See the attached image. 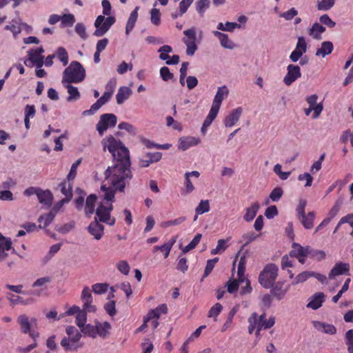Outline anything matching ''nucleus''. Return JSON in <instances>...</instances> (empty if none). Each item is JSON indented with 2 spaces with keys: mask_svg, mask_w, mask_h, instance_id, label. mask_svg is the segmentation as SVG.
<instances>
[{
  "mask_svg": "<svg viewBox=\"0 0 353 353\" xmlns=\"http://www.w3.org/2000/svg\"><path fill=\"white\" fill-rule=\"evenodd\" d=\"M103 151L108 150L112 154L116 163L106 170L105 181L112 188L101 185V190L105 192V203L114 201L115 191L123 192L126 183L132 179L130 170L131 162L130 151L122 141L112 135H109L101 141Z\"/></svg>",
  "mask_w": 353,
  "mask_h": 353,
  "instance_id": "nucleus-1",
  "label": "nucleus"
},
{
  "mask_svg": "<svg viewBox=\"0 0 353 353\" xmlns=\"http://www.w3.org/2000/svg\"><path fill=\"white\" fill-rule=\"evenodd\" d=\"M85 78V70L83 65L77 61H73L63 73L62 83H79Z\"/></svg>",
  "mask_w": 353,
  "mask_h": 353,
  "instance_id": "nucleus-2",
  "label": "nucleus"
},
{
  "mask_svg": "<svg viewBox=\"0 0 353 353\" xmlns=\"http://www.w3.org/2000/svg\"><path fill=\"white\" fill-rule=\"evenodd\" d=\"M68 337L64 336L61 341V345L65 351H74L81 347L79 340L82 335L81 332L74 326H68L65 330Z\"/></svg>",
  "mask_w": 353,
  "mask_h": 353,
  "instance_id": "nucleus-3",
  "label": "nucleus"
},
{
  "mask_svg": "<svg viewBox=\"0 0 353 353\" xmlns=\"http://www.w3.org/2000/svg\"><path fill=\"white\" fill-rule=\"evenodd\" d=\"M279 268L274 263L267 264L259 276V282L265 289L270 288L278 276Z\"/></svg>",
  "mask_w": 353,
  "mask_h": 353,
  "instance_id": "nucleus-4",
  "label": "nucleus"
},
{
  "mask_svg": "<svg viewBox=\"0 0 353 353\" xmlns=\"http://www.w3.org/2000/svg\"><path fill=\"white\" fill-rule=\"evenodd\" d=\"M97 199V198L95 194H91L86 198L84 204V197L83 196H79L74 200L75 207L79 210L83 208L86 218L90 219L94 213Z\"/></svg>",
  "mask_w": 353,
  "mask_h": 353,
  "instance_id": "nucleus-5",
  "label": "nucleus"
},
{
  "mask_svg": "<svg viewBox=\"0 0 353 353\" xmlns=\"http://www.w3.org/2000/svg\"><path fill=\"white\" fill-rule=\"evenodd\" d=\"M115 21V17L113 16H108L107 18H105L103 15L98 16L94 22L96 30L93 34L96 37H102L108 32Z\"/></svg>",
  "mask_w": 353,
  "mask_h": 353,
  "instance_id": "nucleus-6",
  "label": "nucleus"
},
{
  "mask_svg": "<svg viewBox=\"0 0 353 353\" xmlns=\"http://www.w3.org/2000/svg\"><path fill=\"white\" fill-rule=\"evenodd\" d=\"M117 123V117L112 113H105L100 116L96 129L100 136H103L108 128H114Z\"/></svg>",
  "mask_w": 353,
  "mask_h": 353,
  "instance_id": "nucleus-7",
  "label": "nucleus"
},
{
  "mask_svg": "<svg viewBox=\"0 0 353 353\" xmlns=\"http://www.w3.org/2000/svg\"><path fill=\"white\" fill-rule=\"evenodd\" d=\"M112 210L111 203H101L97 209L94 208L96 216L94 221H109Z\"/></svg>",
  "mask_w": 353,
  "mask_h": 353,
  "instance_id": "nucleus-8",
  "label": "nucleus"
},
{
  "mask_svg": "<svg viewBox=\"0 0 353 353\" xmlns=\"http://www.w3.org/2000/svg\"><path fill=\"white\" fill-rule=\"evenodd\" d=\"M301 77V68L297 65L290 64L287 67V74L283 78V82L289 86Z\"/></svg>",
  "mask_w": 353,
  "mask_h": 353,
  "instance_id": "nucleus-9",
  "label": "nucleus"
},
{
  "mask_svg": "<svg viewBox=\"0 0 353 353\" xmlns=\"http://www.w3.org/2000/svg\"><path fill=\"white\" fill-rule=\"evenodd\" d=\"M168 308L165 304L159 305L155 309L151 310L144 317L143 323L138 328V330H143L147 327L148 322L150 321L152 318H159L161 314H166Z\"/></svg>",
  "mask_w": 353,
  "mask_h": 353,
  "instance_id": "nucleus-10",
  "label": "nucleus"
},
{
  "mask_svg": "<svg viewBox=\"0 0 353 353\" xmlns=\"http://www.w3.org/2000/svg\"><path fill=\"white\" fill-rule=\"evenodd\" d=\"M81 299L83 303V308L89 312H94L96 307L92 305V295L90 289L85 286L81 292Z\"/></svg>",
  "mask_w": 353,
  "mask_h": 353,
  "instance_id": "nucleus-11",
  "label": "nucleus"
},
{
  "mask_svg": "<svg viewBox=\"0 0 353 353\" xmlns=\"http://www.w3.org/2000/svg\"><path fill=\"white\" fill-rule=\"evenodd\" d=\"M12 250V253L17 254L15 250L12 247L10 238L5 237L0 233V261H3L8 256L7 252Z\"/></svg>",
  "mask_w": 353,
  "mask_h": 353,
  "instance_id": "nucleus-12",
  "label": "nucleus"
},
{
  "mask_svg": "<svg viewBox=\"0 0 353 353\" xmlns=\"http://www.w3.org/2000/svg\"><path fill=\"white\" fill-rule=\"evenodd\" d=\"M112 97L109 95L108 93L104 92L103 95L94 103H93L89 110H84L83 112V115H92L95 114L98 110L101 107H102L104 104L108 103Z\"/></svg>",
  "mask_w": 353,
  "mask_h": 353,
  "instance_id": "nucleus-13",
  "label": "nucleus"
},
{
  "mask_svg": "<svg viewBox=\"0 0 353 353\" xmlns=\"http://www.w3.org/2000/svg\"><path fill=\"white\" fill-rule=\"evenodd\" d=\"M307 205V201L305 199H300L299 204L296 207V214L299 219L302 221H313L315 219V212H309L307 214L305 212V208Z\"/></svg>",
  "mask_w": 353,
  "mask_h": 353,
  "instance_id": "nucleus-14",
  "label": "nucleus"
},
{
  "mask_svg": "<svg viewBox=\"0 0 353 353\" xmlns=\"http://www.w3.org/2000/svg\"><path fill=\"white\" fill-rule=\"evenodd\" d=\"M17 323L20 326L21 332L27 334L30 332L32 325L37 323V319L34 317L30 319L26 314H21L17 318Z\"/></svg>",
  "mask_w": 353,
  "mask_h": 353,
  "instance_id": "nucleus-15",
  "label": "nucleus"
},
{
  "mask_svg": "<svg viewBox=\"0 0 353 353\" xmlns=\"http://www.w3.org/2000/svg\"><path fill=\"white\" fill-rule=\"evenodd\" d=\"M44 52L42 47L36 49H32L28 52L29 59L32 63L36 64L39 68H41L43 65V57L41 54Z\"/></svg>",
  "mask_w": 353,
  "mask_h": 353,
  "instance_id": "nucleus-16",
  "label": "nucleus"
},
{
  "mask_svg": "<svg viewBox=\"0 0 353 353\" xmlns=\"http://www.w3.org/2000/svg\"><path fill=\"white\" fill-rule=\"evenodd\" d=\"M325 301V294L323 292H316L308 299L306 307L316 310L320 308Z\"/></svg>",
  "mask_w": 353,
  "mask_h": 353,
  "instance_id": "nucleus-17",
  "label": "nucleus"
},
{
  "mask_svg": "<svg viewBox=\"0 0 353 353\" xmlns=\"http://www.w3.org/2000/svg\"><path fill=\"white\" fill-rule=\"evenodd\" d=\"M242 112L243 108L241 107H238L232 110L224 120L225 126L230 128L234 125L239 121Z\"/></svg>",
  "mask_w": 353,
  "mask_h": 353,
  "instance_id": "nucleus-18",
  "label": "nucleus"
},
{
  "mask_svg": "<svg viewBox=\"0 0 353 353\" xmlns=\"http://www.w3.org/2000/svg\"><path fill=\"white\" fill-rule=\"evenodd\" d=\"M271 294L277 300L283 299L289 290V287L284 288L281 282H277L270 288Z\"/></svg>",
  "mask_w": 353,
  "mask_h": 353,
  "instance_id": "nucleus-19",
  "label": "nucleus"
},
{
  "mask_svg": "<svg viewBox=\"0 0 353 353\" xmlns=\"http://www.w3.org/2000/svg\"><path fill=\"white\" fill-rule=\"evenodd\" d=\"M88 230L97 240L101 239L104 233V228L101 222H90Z\"/></svg>",
  "mask_w": 353,
  "mask_h": 353,
  "instance_id": "nucleus-20",
  "label": "nucleus"
},
{
  "mask_svg": "<svg viewBox=\"0 0 353 353\" xmlns=\"http://www.w3.org/2000/svg\"><path fill=\"white\" fill-rule=\"evenodd\" d=\"M350 270V265L346 263H336L329 274L330 279H334L335 276L346 274Z\"/></svg>",
  "mask_w": 353,
  "mask_h": 353,
  "instance_id": "nucleus-21",
  "label": "nucleus"
},
{
  "mask_svg": "<svg viewBox=\"0 0 353 353\" xmlns=\"http://www.w3.org/2000/svg\"><path fill=\"white\" fill-rule=\"evenodd\" d=\"M308 246H301L299 243L293 242L292 244V250L290 252L291 257L307 256Z\"/></svg>",
  "mask_w": 353,
  "mask_h": 353,
  "instance_id": "nucleus-22",
  "label": "nucleus"
},
{
  "mask_svg": "<svg viewBox=\"0 0 353 353\" xmlns=\"http://www.w3.org/2000/svg\"><path fill=\"white\" fill-rule=\"evenodd\" d=\"M54 222H43V225L40 224L37 226L34 222H28L26 224L23 225V227L28 232L37 231L39 229L43 228L47 234L52 236L53 234L50 233L48 228Z\"/></svg>",
  "mask_w": 353,
  "mask_h": 353,
  "instance_id": "nucleus-23",
  "label": "nucleus"
},
{
  "mask_svg": "<svg viewBox=\"0 0 353 353\" xmlns=\"http://www.w3.org/2000/svg\"><path fill=\"white\" fill-rule=\"evenodd\" d=\"M229 90L225 85L218 88L212 104L221 107L222 101L228 96Z\"/></svg>",
  "mask_w": 353,
  "mask_h": 353,
  "instance_id": "nucleus-24",
  "label": "nucleus"
},
{
  "mask_svg": "<svg viewBox=\"0 0 353 353\" xmlns=\"http://www.w3.org/2000/svg\"><path fill=\"white\" fill-rule=\"evenodd\" d=\"M214 35L219 39L221 45L228 49H232L234 47V44L233 42L230 39L228 35L227 34L222 33L219 31H214L213 32Z\"/></svg>",
  "mask_w": 353,
  "mask_h": 353,
  "instance_id": "nucleus-25",
  "label": "nucleus"
},
{
  "mask_svg": "<svg viewBox=\"0 0 353 353\" xmlns=\"http://www.w3.org/2000/svg\"><path fill=\"white\" fill-rule=\"evenodd\" d=\"M259 208H260V204L258 201H255L254 203H252L250 206H249L248 208H247L245 209V213L243 216V219L245 221H252L259 210Z\"/></svg>",
  "mask_w": 353,
  "mask_h": 353,
  "instance_id": "nucleus-26",
  "label": "nucleus"
},
{
  "mask_svg": "<svg viewBox=\"0 0 353 353\" xmlns=\"http://www.w3.org/2000/svg\"><path fill=\"white\" fill-rule=\"evenodd\" d=\"M314 327L323 332L328 334H334L336 332V327L332 324H327L320 321H315L313 322Z\"/></svg>",
  "mask_w": 353,
  "mask_h": 353,
  "instance_id": "nucleus-27",
  "label": "nucleus"
},
{
  "mask_svg": "<svg viewBox=\"0 0 353 353\" xmlns=\"http://www.w3.org/2000/svg\"><path fill=\"white\" fill-rule=\"evenodd\" d=\"M37 198L39 201L43 205L49 206L51 205L53 199V196L52 192L47 190H39L38 194H37Z\"/></svg>",
  "mask_w": 353,
  "mask_h": 353,
  "instance_id": "nucleus-28",
  "label": "nucleus"
},
{
  "mask_svg": "<svg viewBox=\"0 0 353 353\" xmlns=\"http://www.w3.org/2000/svg\"><path fill=\"white\" fill-rule=\"evenodd\" d=\"M131 94L132 90L130 88L127 86L120 87L116 95L117 103L119 105L122 104Z\"/></svg>",
  "mask_w": 353,
  "mask_h": 353,
  "instance_id": "nucleus-29",
  "label": "nucleus"
},
{
  "mask_svg": "<svg viewBox=\"0 0 353 353\" xmlns=\"http://www.w3.org/2000/svg\"><path fill=\"white\" fill-rule=\"evenodd\" d=\"M200 176V173L198 171H192L188 172L185 174V193H190L194 190V187L193 185L192 182L190 180L191 176H194L196 179H198Z\"/></svg>",
  "mask_w": 353,
  "mask_h": 353,
  "instance_id": "nucleus-30",
  "label": "nucleus"
},
{
  "mask_svg": "<svg viewBox=\"0 0 353 353\" xmlns=\"http://www.w3.org/2000/svg\"><path fill=\"white\" fill-rule=\"evenodd\" d=\"M176 242V238L172 237L169 241L161 245H156L153 248V252H157L159 250H162L163 251L164 258L166 259L168 257L170 250H172V246Z\"/></svg>",
  "mask_w": 353,
  "mask_h": 353,
  "instance_id": "nucleus-31",
  "label": "nucleus"
},
{
  "mask_svg": "<svg viewBox=\"0 0 353 353\" xmlns=\"http://www.w3.org/2000/svg\"><path fill=\"white\" fill-rule=\"evenodd\" d=\"M96 329L97 335H99L102 338H105L109 334L110 330L111 329V325L107 321L102 323L97 321Z\"/></svg>",
  "mask_w": 353,
  "mask_h": 353,
  "instance_id": "nucleus-32",
  "label": "nucleus"
},
{
  "mask_svg": "<svg viewBox=\"0 0 353 353\" xmlns=\"http://www.w3.org/2000/svg\"><path fill=\"white\" fill-rule=\"evenodd\" d=\"M70 181H63L59 184L61 193L65 196V199L70 201L72 197V184Z\"/></svg>",
  "mask_w": 353,
  "mask_h": 353,
  "instance_id": "nucleus-33",
  "label": "nucleus"
},
{
  "mask_svg": "<svg viewBox=\"0 0 353 353\" xmlns=\"http://www.w3.org/2000/svg\"><path fill=\"white\" fill-rule=\"evenodd\" d=\"M334 46L331 41H323L321 43V48H318L316 52V56H322L325 57L332 53L333 51Z\"/></svg>",
  "mask_w": 353,
  "mask_h": 353,
  "instance_id": "nucleus-34",
  "label": "nucleus"
},
{
  "mask_svg": "<svg viewBox=\"0 0 353 353\" xmlns=\"http://www.w3.org/2000/svg\"><path fill=\"white\" fill-rule=\"evenodd\" d=\"M138 8H136L132 12L128 18L126 27H125V33L126 34H129V33L133 30L135 23L137 21L138 17L137 12Z\"/></svg>",
  "mask_w": 353,
  "mask_h": 353,
  "instance_id": "nucleus-35",
  "label": "nucleus"
},
{
  "mask_svg": "<svg viewBox=\"0 0 353 353\" xmlns=\"http://www.w3.org/2000/svg\"><path fill=\"white\" fill-rule=\"evenodd\" d=\"M325 31V28L319 23H314L310 30V34L316 39H321V34Z\"/></svg>",
  "mask_w": 353,
  "mask_h": 353,
  "instance_id": "nucleus-36",
  "label": "nucleus"
},
{
  "mask_svg": "<svg viewBox=\"0 0 353 353\" xmlns=\"http://www.w3.org/2000/svg\"><path fill=\"white\" fill-rule=\"evenodd\" d=\"M65 87L69 94V96L67 98L68 101H76L80 98L81 94L77 87L72 85L71 83H68Z\"/></svg>",
  "mask_w": 353,
  "mask_h": 353,
  "instance_id": "nucleus-37",
  "label": "nucleus"
},
{
  "mask_svg": "<svg viewBox=\"0 0 353 353\" xmlns=\"http://www.w3.org/2000/svg\"><path fill=\"white\" fill-rule=\"evenodd\" d=\"M307 256L318 261H320L325 259V252L323 250L313 249L308 246Z\"/></svg>",
  "mask_w": 353,
  "mask_h": 353,
  "instance_id": "nucleus-38",
  "label": "nucleus"
},
{
  "mask_svg": "<svg viewBox=\"0 0 353 353\" xmlns=\"http://www.w3.org/2000/svg\"><path fill=\"white\" fill-rule=\"evenodd\" d=\"M69 201L63 199L61 201H59L58 203H57L52 208L50 212L48 213L47 218L46 219V221H52L54 218L55 214L61 210V208L63 207V205L65 203H68Z\"/></svg>",
  "mask_w": 353,
  "mask_h": 353,
  "instance_id": "nucleus-39",
  "label": "nucleus"
},
{
  "mask_svg": "<svg viewBox=\"0 0 353 353\" xmlns=\"http://www.w3.org/2000/svg\"><path fill=\"white\" fill-rule=\"evenodd\" d=\"M10 301L14 305L17 304H21V305H29L33 303V299L29 298L27 299H24L23 297L18 296V295H14L11 294L10 297L9 298Z\"/></svg>",
  "mask_w": 353,
  "mask_h": 353,
  "instance_id": "nucleus-40",
  "label": "nucleus"
},
{
  "mask_svg": "<svg viewBox=\"0 0 353 353\" xmlns=\"http://www.w3.org/2000/svg\"><path fill=\"white\" fill-rule=\"evenodd\" d=\"M312 271H304L299 274L292 282V285H297L300 283H303L312 277Z\"/></svg>",
  "mask_w": 353,
  "mask_h": 353,
  "instance_id": "nucleus-41",
  "label": "nucleus"
},
{
  "mask_svg": "<svg viewBox=\"0 0 353 353\" xmlns=\"http://www.w3.org/2000/svg\"><path fill=\"white\" fill-rule=\"evenodd\" d=\"M196 144L197 142L194 138L192 137L181 138L179 140V148L182 149L183 150H185L192 145Z\"/></svg>",
  "mask_w": 353,
  "mask_h": 353,
  "instance_id": "nucleus-42",
  "label": "nucleus"
},
{
  "mask_svg": "<svg viewBox=\"0 0 353 353\" xmlns=\"http://www.w3.org/2000/svg\"><path fill=\"white\" fill-rule=\"evenodd\" d=\"M245 270V259L244 257H241L238 263V270L237 275L239 277V281L240 282H244L245 280V277L244 275Z\"/></svg>",
  "mask_w": 353,
  "mask_h": 353,
  "instance_id": "nucleus-43",
  "label": "nucleus"
},
{
  "mask_svg": "<svg viewBox=\"0 0 353 353\" xmlns=\"http://www.w3.org/2000/svg\"><path fill=\"white\" fill-rule=\"evenodd\" d=\"M201 236L202 235L201 234H196L193 239L182 249V252L186 253L194 249L200 242Z\"/></svg>",
  "mask_w": 353,
  "mask_h": 353,
  "instance_id": "nucleus-44",
  "label": "nucleus"
},
{
  "mask_svg": "<svg viewBox=\"0 0 353 353\" xmlns=\"http://www.w3.org/2000/svg\"><path fill=\"white\" fill-rule=\"evenodd\" d=\"M96 324L94 325H90V324H85L81 328V331L82 333H83L85 335L95 338L97 336V332H96Z\"/></svg>",
  "mask_w": 353,
  "mask_h": 353,
  "instance_id": "nucleus-45",
  "label": "nucleus"
},
{
  "mask_svg": "<svg viewBox=\"0 0 353 353\" xmlns=\"http://www.w3.org/2000/svg\"><path fill=\"white\" fill-rule=\"evenodd\" d=\"M259 236L258 234H256L253 232H250L246 234H244L242 236V239L240 241V243L243 244V248L248 245L249 243L254 241Z\"/></svg>",
  "mask_w": 353,
  "mask_h": 353,
  "instance_id": "nucleus-46",
  "label": "nucleus"
},
{
  "mask_svg": "<svg viewBox=\"0 0 353 353\" xmlns=\"http://www.w3.org/2000/svg\"><path fill=\"white\" fill-rule=\"evenodd\" d=\"M237 310H238V308L236 306H235L231 309V310L230 311V312L228 314L227 320L222 327V329H221L222 332L226 331L227 329L230 327V325L232 323V321H233V318L235 316L236 313L237 312Z\"/></svg>",
  "mask_w": 353,
  "mask_h": 353,
  "instance_id": "nucleus-47",
  "label": "nucleus"
},
{
  "mask_svg": "<svg viewBox=\"0 0 353 353\" xmlns=\"http://www.w3.org/2000/svg\"><path fill=\"white\" fill-rule=\"evenodd\" d=\"M57 56L63 65L68 63V54L64 48L59 47L57 48Z\"/></svg>",
  "mask_w": 353,
  "mask_h": 353,
  "instance_id": "nucleus-48",
  "label": "nucleus"
},
{
  "mask_svg": "<svg viewBox=\"0 0 353 353\" xmlns=\"http://www.w3.org/2000/svg\"><path fill=\"white\" fill-rule=\"evenodd\" d=\"M210 6V1L209 0H199L196 3V11L199 13V14L203 17L205 11Z\"/></svg>",
  "mask_w": 353,
  "mask_h": 353,
  "instance_id": "nucleus-49",
  "label": "nucleus"
},
{
  "mask_svg": "<svg viewBox=\"0 0 353 353\" xmlns=\"http://www.w3.org/2000/svg\"><path fill=\"white\" fill-rule=\"evenodd\" d=\"M87 312H88L83 309L77 314V315H76V324L80 329L86 323Z\"/></svg>",
  "mask_w": 353,
  "mask_h": 353,
  "instance_id": "nucleus-50",
  "label": "nucleus"
},
{
  "mask_svg": "<svg viewBox=\"0 0 353 353\" xmlns=\"http://www.w3.org/2000/svg\"><path fill=\"white\" fill-rule=\"evenodd\" d=\"M222 310H223V306L221 305V304L219 303H216L209 310L208 317L214 318V320L216 321L217 316L221 313Z\"/></svg>",
  "mask_w": 353,
  "mask_h": 353,
  "instance_id": "nucleus-51",
  "label": "nucleus"
},
{
  "mask_svg": "<svg viewBox=\"0 0 353 353\" xmlns=\"http://www.w3.org/2000/svg\"><path fill=\"white\" fill-rule=\"evenodd\" d=\"M335 3V0H321L318 3L317 8L319 10L327 11L331 9Z\"/></svg>",
  "mask_w": 353,
  "mask_h": 353,
  "instance_id": "nucleus-52",
  "label": "nucleus"
},
{
  "mask_svg": "<svg viewBox=\"0 0 353 353\" xmlns=\"http://www.w3.org/2000/svg\"><path fill=\"white\" fill-rule=\"evenodd\" d=\"M108 289L107 283H98L92 285V290L97 294H105Z\"/></svg>",
  "mask_w": 353,
  "mask_h": 353,
  "instance_id": "nucleus-53",
  "label": "nucleus"
},
{
  "mask_svg": "<svg viewBox=\"0 0 353 353\" xmlns=\"http://www.w3.org/2000/svg\"><path fill=\"white\" fill-rule=\"evenodd\" d=\"M61 26H72L75 22L74 16L72 14H65L62 17H61Z\"/></svg>",
  "mask_w": 353,
  "mask_h": 353,
  "instance_id": "nucleus-54",
  "label": "nucleus"
},
{
  "mask_svg": "<svg viewBox=\"0 0 353 353\" xmlns=\"http://www.w3.org/2000/svg\"><path fill=\"white\" fill-rule=\"evenodd\" d=\"M283 194V190L281 187H276L270 194V199L274 201H278Z\"/></svg>",
  "mask_w": 353,
  "mask_h": 353,
  "instance_id": "nucleus-55",
  "label": "nucleus"
},
{
  "mask_svg": "<svg viewBox=\"0 0 353 353\" xmlns=\"http://www.w3.org/2000/svg\"><path fill=\"white\" fill-rule=\"evenodd\" d=\"M81 163V159H77L71 166L70 170L67 176L68 181H72L77 175V170Z\"/></svg>",
  "mask_w": 353,
  "mask_h": 353,
  "instance_id": "nucleus-56",
  "label": "nucleus"
},
{
  "mask_svg": "<svg viewBox=\"0 0 353 353\" xmlns=\"http://www.w3.org/2000/svg\"><path fill=\"white\" fill-rule=\"evenodd\" d=\"M345 339L347 346V352H353V329L346 332Z\"/></svg>",
  "mask_w": 353,
  "mask_h": 353,
  "instance_id": "nucleus-57",
  "label": "nucleus"
},
{
  "mask_svg": "<svg viewBox=\"0 0 353 353\" xmlns=\"http://www.w3.org/2000/svg\"><path fill=\"white\" fill-rule=\"evenodd\" d=\"M160 75L164 81H168L174 78V74L170 72V69L166 66H163L160 69Z\"/></svg>",
  "mask_w": 353,
  "mask_h": 353,
  "instance_id": "nucleus-58",
  "label": "nucleus"
},
{
  "mask_svg": "<svg viewBox=\"0 0 353 353\" xmlns=\"http://www.w3.org/2000/svg\"><path fill=\"white\" fill-rule=\"evenodd\" d=\"M218 261V258H214L207 261L203 278L208 276L211 273Z\"/></svg>",
  "mask_w": 353,
  "mask_h": 353,
  "instance_id": "nucleus-59",
  "label": "nucleus"
},
{
  "mask_svg": "<svg viewBox=\"0 0 353 353\" xmlns=\"http://www.w3.org/2000/svg\"><path fill=\"white\" fill-rule=\"evenodd\" d=\"M5 29L11 31L14 36L19 34L21 31L19 24L16 21H12L9 25L5 27Z\"/></svg>",
  "mask_w": 353,
  "mask_h": 353,
  "instance_id": "nucleus-60",
  "label": "nucleus"
},
{
  "mask_svg": "<svg viewBox=\"0 0 353 353\" xmlns=\"http://www.w3.org/2000/svg\"><path fill=\"white\" fill-rule=\"evenodd\" d=\"M74 225L72 222L65 223L60 225H55L57 230L61 234H65L69 232L74 228Z\"/></svg>",
  "mask_w": 353,
  "mask_h": 353,
  "instance_id": "nucleus-61",
  "label": "nucleus"
},
{
  "mask_svg": "<svg viewBox=\"0 0 353 353\" xmlns=\"http://www.w3.org/2000/svg\"><path fill=\"white\" fill-rule=\"evenodd\" d=\"M248 332L250 334H252L256 327L257 323V314L254 312L251 314V316L248 319Z\"/></svg>",
  "mask_w": 353,
  "mask_h": 353,
  "instance_id": "nucleus-62",
  "label": "nucleus"
},
{
  "mask_svg": "<svg viewBox=\"0 0 353 353\" xmlns=\"http://www.w3.org/2000/svg\"><path fill=\"white\" fill-rule=\"evenodd\" d=\"M75 32L81 39L84 40L87 39L88 35L86 34L85 26L83 23H78L76 24Z\"/></svg>",
  "mask_w": 353,
  "mask_h": 353,
  "instance_id": "nucleus-63",
  "label": "nucleus"
},
{
  "mask_svg": "<svg viewBox=\"0 0 353 353\" xmlns=\"http://www.w3.org/2000/svg\"><path fill=\"white\" fill-rule=\"evenodd\" d=\"M117 268L121 273H122L125 275H128L129 274L130 266H129L128 263L126 261H124V260L120 261L117 264Z\"/></svg>",
  "mask_w": 353,
  "mask_h": 353,
  "instance_id": "nucleus-64",
  "label": "nucleus"
}]
</instances>
